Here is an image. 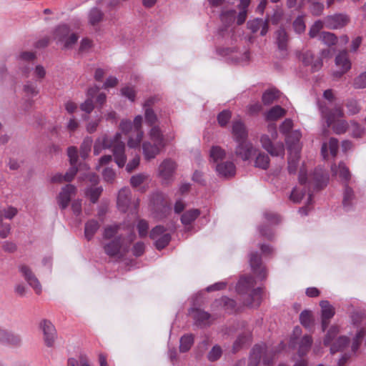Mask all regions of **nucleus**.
<instances>
[{
    "label": "nucleus",
    "mask_w": 366,
    "mask_h": 366,
    "mask_svg": "<svg viewBox=\"0 0 366 366\" xmlns=\"http://www.w3.org/2000/svg\"><path fill=\"white\" fill-rule=\"evenodd\" d=\"M327 180L321 169H315L309 179L305 171L301 169L299 173L300 185L292 189L290 199L295 203H299L305 194L306 188L313 187L315 189H320L326 184Z\"/></svg>",
    "instance_id": "nucleus-1"
},
{
    "label": "nucleus",
    "mask_w": 366,
    "mask_h": 366,
    "mask_svg": "<svg viewBox=\"0 0 366 366\" xmlns=\"http://www.w3.org/2000/svg\"><path fill=\"white\" fill-rule=\"evenodd\" d=\"M112 148L115 162L119 167L124 166L127 160L124 154L125 144L122 141V135L117 133L113 138L104 137L102 139H97L94 146V155H99L102 149Z\"/></svg>",
    "instance_id": "nucleus-2"
},
{
    "label": "nucleus",
    "mask_w": 366,
    "mask_h": 366,
    "mask_svg": "<svg viewBox=\"0 0 366 366\" xmlns=\"http://www.w3.org/2000/svg\"><path fill=\"white\" fill-rule=\"evenodd\" d=\"M254 280L251 276L240 278L237 285V291L239 294L244 295V302L251 307L259 306L262 299V291L261 287L254 288Z\"/></svg>",
    "instance_id": "nucleus-3"
},
{
    "label": "nucleus",
    "mask_w": 366,
    "mask_h": 366,
    "mask_svg": "<svg viewBox=\"0 0 366 366\" xmlns=\"http://www.w3.org/2000/svg\"><path fill=\"white\" fill-rule=\"evenodd\" d=\"M143 118L141 115L135 117L133 123L127 119L122 120L120 129L125 134H129L127 144L130 148H138L144 137L142 129Z\"/></svg>",
    "instance_id": "nucleus-4"
},
{
    "label": "nucleus",
    "mask_w": 366,
    "mask_h": 366,
    "mask_svg": "<svg viewBox=\"0 0 366 366\" xmlns=\"http://www.w3.org/2000/svg\"><path fill=\"white\" fill-rule=\"evenodd\" d=\"M322 117L325 119L327 128L323 129V134L327 135L328 133L327 128L332 127L335 133L340 134L345 133L348 128L347 123L342 119L343 112L340 107H335L334 109L329 110L327 107L322 105L320 106Z\"/></svg>",
    "instance_id": "nucleus-5"
},
{
    "label": "nucleus",
    "mask_w": 366,
    "mask_h": 366,
    "mask_svg": "<svg viewBox=\"0 0 366 366\" xmlns=\"http://www.w3.org/2000/svg\"><path fill=\"white\" fill-rule=\"evenodd\" d=\"M51 37L62 50L72 49L79 39V35L67 24H59L56 26L52 31Z\"/></svg>",
    "instance_id": "nucleus-6"
},
{
    "label": "nucleus",
    "mask_w": 366,
    "mask_h": 366,
    "mask_svg": "<svg viewBox=\"0 0 366 366\" xmlns=\"http://www.w3.org/2000/svg\"><path fill=\"white\" fill-rule=\"evenodd\" d=\"M338 332V327L333 325L329 329L324 339V345L326 346L330 345V352L332 354H335L343 350L348 345L350 341L349 338L346 336H340L334 341Z\"/></svg>",
    "instance_id": "nucleus-7"
},
{
    "label": "nucleus",
    "mask_w": 366,
    "mask_h": 366,
    "mask_svg": "<svg viewBox=\"0 0 366 366\" xmlns=\"http://www.w3.org/2000/svg\"><path fill=\"white\" fill-rule=\"evenodd\" d=\"M124 242V238L118 237L107 243L104 247L105 253L110 257L118 258L123 257L129 249V244Z\"/></svg>",
    "instance_id": "nucleus-8"
},
{
    "label": "nucleus",
    "mask_w": 366,
    "mask_h": 366,
    "mask_svg": "<svg viewBox=\"0 0 366 366\" xmlns=\"http://www.w3.org/2000/svg\"><path fill=\"white\" fill-rule=\"evenodd\" d=\"M218 52L222 56L234 63L247 64L250 60V54L248 50L239 51L234 47H222L218 49Z\"/></svg>",
    "instance_id": "nucleus-9"
},
{
    "label": "nucleus",
    "mask_w": 366,
    "mask_h": 366,
    "mask_svg": "<svg viewBox=\"0 0 366 366\" xmlns=\"http://www.w3.org/2000/svg\"><path fill=\"white\" fill-rule=\"evenodd\" d=\"M149 237L154 241L156 248L162 249L169 243L171 234L166 228L158 225L151 230Z\"/></svg>",
    "instance_id": "nucleus-10"
},
{
    "label": "nucleus",
    "mask_w": 366,
    "mask_h": 366,
    "mask_svg": "<svg viewBox=\"0 0 366 366\" xmlns=\"http://www.w3.org/2000/svg\"><path fill=\"white\" fill-rule=\"evenodd\" d=\"M272 140V137H269L267 134H262L259 139L262 147L271 156L280 157L283 159L285 156V146L283 143L279 142L274 144Z\"/></svg>",
    "instance_id": "nucleus-11"
},
{
    "label": "nucleus",
    "mask_w": 366,
    "mask_h": 366,
    "mask_svg": "<svg viewBox=\"0 0 366 366\" xmlns=\"http://www.w3.org/2000/svg\"><path fill=\"white\" fill-rule=\"evenodd\" d=\"M138 205V199H134L132 202L131 191L129 188L124 187L119 190L117 197V206L119 210L126 212L130 207H133L134 210H136Z\"/></svg>",
    "instance_id": "nucleus-12"
},
{
    "label": "nucleus",
    "mask_w": 366,
    "mask_h": 366,
    "mask_svg": "<svg viewBox=\"0 0 366 366\" xmlns=\"http://www.w3.org/2000/svg\"><path fill=\"white\" fill-rule=\"evenodd\" d=\"M149 141L157 144V145L164 148L167 144L174 139V135L168 134L164 136L159 126H153L149 131Z\"/></svg>",
    "instance_id": "nucleus-13"
},
{
    "label": "nucleus",
    "mask_w": 366,
    "mask_h": 366,
    "mask_svg": "<svg viewBox=\"0 0 366 366\" xmlns=\"http://www.w3.org/2000/svg\"><path fill=\"white\" fill-rule=\"evenodd\" d=\"M39 326L43 332L45 345L49 347H53L57 337L54 326L50 321L46 320H42Z\"/></svg>",
    "instance_id": "nucleus-14"
},
{
    "label": "nucleus",
    "mask_w": 366,
    "mask_h": 366,
    "mask_svg": "<svg viewBox=\"0 0 366 366\" xmlns=\"http://www.w3.org/2000/svg\"><path fill=\"white\" fill-rule=\"evenodd\" d=\"M177 169L176 162L171 159H164L158 167V176L164 182H169Z\"/></svg>",
    "instance_id": "nucleus-15"
},
{
    "label": "nucleus",
    "mask_w": 366,
    "mask_h": 366,
    "mask_svg": "<svg viewBox=\"0 0 366 366\" xmlns=\"http://www.w3.org/2000/svg\"><path fill=\"white\" fill-rule=\"evenodd\" d=\"M301 137L302 133L299 129L292 130L286 136L285 142L289 153H300L302 149Z\"/></svg>",
    "instance_id": "nucleus-16"
},
{
    "label": "nucleus",
    "mask_w": 366,
    "mask_h": 366,
    "mask_svg": "<svg viewBox=\"0 0 366 366\" xmlns=\"http://www.w3.org/2000/svg\"><path fill=\"white\" fill-rule=\"evenodd\" d=\"M19 272L24 277L28 284L34 289L36 294L40 295L42 291V287L39 280L32 272L31 269L26 265L22 264L19 267Z\"/></svg>",
    "instance_id": "nucleus-17"
},
{
    "label": "nucleus",
    "mask_w": 366,
    "mask_h": 366,
    "mask_svg": "<svg viewBox=\"0 0 366 366\" xmlns=\"http://www.w3.org/2000/svg\"><path fill=\"white\" fill-rule=\"evenodd\" d=\"M335 64L339 69L338 71L334 72V76L340 77L343 74L346 73L351 68V61L348 56L347 51H341L335 57Z\"/></svg>",
    "instance_id": "nucleus-18"
},
{
    "label": "nucleus",
    "mask_w": 366,
    "mask_h": 366,
    "mask_svg": "<svg viewBox=\"0 0 366 366\" xmlns=\"http://www.w3.org/2000/svg\"><path fill=\"white\" fill-rule=\"evenodd\" d=\"M76 188L72 184H66L61 189L57 197V202L61 209L68 207L71 198L76 194Z\"/></svg>",
    "instance_id": "nucleus-19"
},
{
    "label": "nucleus",
    "mask_w": 366,
    "mask_h": 366,
    "mask_svg": "<svg viewBox=\"0 0 366 366\" xmlns=\"http://www.w3.org/2000/svg\"><path fill=\"white\" fill-rule=\"evenodd\" d=\"M142 149L144 159L147 161H150L160 154L164 148L149 140H146L142 142Z\"/></svg>",
    "instance_id": "nucleus-20"
},
{
    "label": "nucleus",
    "mask_w": 366,
    "mask_h": 366,
    "mask_svg": "<svg viewBox=\"0 0 366 366\" xmlns=\"http://www.w3.org/2000/svg\"><path fill=\"white\" fill-rule=\"evenodd\" d=\"M255 152L256 149L253 147L252 144L247 140L237 142V146L235 149L236 155L244 161L248 160Z\"/></svg>",
    "instance_id": "nucleus-21"
},
{
    "label": "nucleus",
    "mask_w": 366,
    "mask_h": 366,
    "mask_svg": "<svg viewBox=\"0 0 366 366\" xmlns=\"http://www.w3.org/2000/svg\"><path fill=\"white\" fill-rule=\"evenodd\" d=\"M320 305L321 307L322 327L325 331L330 323V320L335 315V308L327 300L321 301Z\"/></svg>",
    "instance_id": "nucleus-22"
},
{
    "label": "nucleus",
    "mask_w": 366,
    "mask_h": 366,
    "mask_svg": "<svg viewBox=\"0 0 366 366\" xmlns=\"http://www.w3.org/2000/svg\"><path fill=\"white\" fill-rule=\"evenodd\" d=\"M349 21L347 16L342 14L327 16L325 24L329 29H336L345 26Z\"/></svg>",
    "instance_id": "nucleus-23"
},
{
    "label": "nucleus",
    "mask_w": 366,
    "mask_h": 366,
    "mask_svg": "<svg viewBox=\"0 0 366 366\" xmlns=\"http://www.w3.org/2000/svg\"><path fill=\"white\" fill-rule=\"evenodd\" d=\"M216 171L222 177L231 178L236 174V167L232 162L227 161L217 164Z\"/></svg>",
    "instance_id": "nucleus-24"
},
{
    "label": "nucleus",
    "mask_w": 366,
    "mask_h": 366,
    "mask_svg": "<svg viewBox=\"0 0 366 366\" xmlns=\"http://www.w3.org/2000/svg\"><path fill=\"white\" fill-rule=\"evenodd\" d=\"M357 199L354 190L345 184L342 192V206L346 211L350 210L356 204Z\"/></svg>",
    "instance_id": "nucleus-25"
},
{
    "label": "nucleus",
    "mask_w": 366,
    "mask_h": 366,
    "mask_svg": "<svg viewBox=\"0 0 366 366\" xmlns=\"http://www.w3.org/2000/svg\"><path fill=\"white\" fill-rule=\"evenodd\" d=\"M249 264L254 274H256L260 280L266 277L264 268L262 267L261 258L257 253H251L249 256Z\"/></svg>",
    "instance_id": "nucleus-26"
},
{
    "label": "nucleus",
    "mask_w": 366,
    "mask_h": 366,
    "mask_svg": "<svg viewBox=\"0 0 366 366\" xmlns=\"http://www.w3.org/2000/svg\"><path fill=\"white\" fill-rule=\"evenodd\" d=\"M232 132L237 143L247 140V131L244 124L240 120L233 122Z\"/></svg>",
    "instance_id": "nucleus-27"
},
{
    "label": "nucleus",
    "mask_w": 366,
    "mask_h": 366,
    "mask_svg": "<svg viewBox=\"0 0 366 366\" xmlns=\"http://www.w3.org/2000/svg\"><path fill=\"white\" fill-rule=\"evenodd\" d=\"M331 169L332 175L338 178L342 182H347L351 178V174L349 169L343 162H340L337 166L332 165Z\"/></svg>",
    "instance_id": "nucleus-28"
},
{
    "label": "nucleus",
    "mask_w": 366,
    "mask_h": 366,
    "mask_svg": "<svg viewBox=\"0 0 366 366\" xmlns=\"http://www.w3.org/2000/svg\"><path fill=\"white\" fill-rule=\"evenodd\" d=\"M247 28L252 33H256L260 29V34L264 36L268 31V22L267 20L257 18L247 22Z\"/></svg>",
    "instance_id": "nucleus-29"
},
{
    "label": "nucleus",
    "mask_w": 366,
    "mask_h": 366,
    "mask_svg": "<svg viewBox=\"0 0 366 366\" xmlns=\"http://www.w3.org/2000/svg\"><path fill=\"white\" fill-rule=\"evenodd\" d=\"M300 58L305 65H311L312 71H317L322 66V61L320 59L314 61V56L310 51L302 53Z\"/></svg>",
    "instance_id": "nucleus-30"
},
{
    "label": "nucleus",
    "mask_w": 366,
    "mask_h": 366,
    "mask_svg": "<svg viewBox=\"0 0 366 366\" xmlns=\"http://www.w3.org/2000/svg\"><path fill=\"white\" fill-rule=\"evenodd\" d=\"M287 112L285 109L279 105L272 107L265 114L264 118L267 121H276L286 114Z\"/></svg>",
    "instance_id": "nucleus-31"
},
{
    "label": "nucleus",
    "mask_w": 366,
    "mask_h": 366,
    "mask_svg": "<svg viewBox=\"0 0 366 366\" xmlns=\"http://www.w3.org/2000/svg\"><path fill=\"white\" fill-rule=\"evenodd\" d=\"M266 352L264 345H255L251 352L249 366H257L263 354Z\"/></svg>",
    "instance_id": "nucleus-32"
},
{
    "label": "nucleus",
    "mask_w": 366,
    "mask_h": 366,
    "mask_svg": "<svg viewBox=\"0 0 366 366\" xmlns=\"http://www.w3.org/2000/svg\"><path fill=\"white\" fill-rule=\"evenodd\" d=\"M338 147L339 145L337 139L335 138H331L328 145L327 143H324L322 144L321 149L322 155L325 158L327 155V149L329 148L331 155L335 157L337 153Z\"/></svg>",
    "instance_id": "nucleus-33"
},
{
    "label": "nucleus",
    "mask_w": 366,
    "mask_h": 366,
    "mask_svg": "<svg viewBox=\"0 0 366 366\" xmlns=\"http://www.w3.org/2000/svg\"><path fill=\"white\" fill-rule=\"evenodd\" d=\"M312 340L309 335H305L298 342L297 353L300 357H303L310 350L312 345Z\"/></svg>",
    "instance_id": "nucleus-34"
},
{
    "label": "nucleus",
    "mask_w": 366,
    "mask_h": 366,
    "mask_svg": "<svg viewBox=\"0 0 366 366\" xmlns=\"http://www.w3.org/2000/svg\"><path fill=\"white\" fill-rule=\"evenodd\" d=\"M250 1L251 0H240L238 5L239 12L237 17V24L241 25L245 21L247 16V8Z\"/></svg>",
    "instance_id": "nucleus-35"
},
{
    "label": "nucleus",
    "mask_w": 366,
    "mask_h": 366,
    "mask_svg": "<svg viewBox=\"0 0 366 366\" xmlns=\"http://www.w3.org/2000/svg\"><path fill=\"white\" fill-rule=\"evenodd\" d=\"M190 314L198 325L207 324L210 317L209 313L199 309H192Z\"/></svg>",
    "instance_id": "nucleus-36"
},
{
    "label": "nucleus",
    "mask_w": 366,
    "mask_h": 366,
    "mask_svg": "<svg viewBox=\"0 0 366 366\" xmlns=\"http://www.w3.org/2000/svg\"><path fill=\"white\" fill-rule=\"evenodd\" d=\"M237 17L234 9H223L220 14L221 21L228 26L237 21Z\"/></svg>",
    "instance_id": "nucleus-37"
},
{
    "label": "nucleus",
    "mask_w": 366,
    "mask_h": 366,
    "mask_svg": "<svg viewBox=\"0 0 366 366\" xmlns=\"http://www.w3.org/2000/svg\"><path fill=\"white\" fill-rule=\"evenodd\" d=\"M269 157L263 152H259L255 159L254 166L262 169H267L269 167Z\"/></svg>",
    "instance_id": "nucleus-38"
},
{
    "label": "nucleus",
    "mask_w": 366,
    "mask_h": 366,
    "mask_svg": "<svg viewBox=\"0 0 366 366\" xmlns=\"http://www.w3.org/2000/svg\"><path fill=\"white\" fill-rule=\"evenodd\" d=\"M99 228V224L97 221L92 219L85 224L84 235L87 240H90Z\"/></svg>",
    "instance_id": "nucleus-39"
},
{
    "label": "nucleus",
    "mask_w": 366,
    "mask_h": 366,
    "mask_svg": "<svg viewBox=\"0 0 366 366\" xmlns=\"http://www.w3.org/2000/svg\"><path fill=\"white\" fill-rule=\"evenodd\" d=\"M104 17V13L98 8H92L88 13L89 23L94 26L101 22Z\"/></svg>",
    "instance_id": "nucleus-40"
},
{
    "label": "nucleus",
    "mask_w": 366,
    "mask_h": 366,
    "mask_svg": "<svg viewBox=\"0 0 366 366\" xmlns=\"http://www.w3.org/2000/svg\"><path fill=\"white\" fill-rule=\"evenodd\" d=\"M279 91L275 89H269L266 90L262 97V101L264 105L272 104L279 98Z\"/></svg>",
    "instance_id": "nucleus-41"
},
{
    "label": "nucleus",
    "mask_w": 366,
    "mask_h": 366,
    "mask_svg": "<svg viewBox=\"0 0 366 366\" xmlns=\"http://www.w3.org/2000/svg\"><path fill=\"white\" fill-rule=\"evenodd\" d=\"M276 43L278 48L281 50H285L288 41V36L284 29H278L276 33Z\"/></svg>",
    "instance_id": "nucleus-42"
},
{
    "label": "nucleus",
    "mask_w": 366,
    "mask_h": 366,
    "mask_svg": "<svg viewBox=\"0 0 366 366\" xmlns=\"http://www.w3.org/2000/svg\"><path fill=\"white\" fill-rule=\"evenodd\" d=\"M365 335L366 326H364L357 330L355 337L353 338L351 349L354 353H355L358 350L361 345L362 340Z\"/></svg>",
    "instance_id": "nucleus-43"
},
{
    "label": "nucleus",
    "mask_w": 366,
    "mask_h": 366,
    "mask_svg": "<svg viewBox=\"0 0 366 366\" xmlns=\"http://www.w3.org/2000/svg\"><path fill=\"white\" fill-rule=\"evenodd\" d=\"M200 214V211L197 209H192L184 212L181 217L183 224L188 225L194 222Z\"/></svg>",
    "instance_id": "nucleus-44"
},
{
    "label": "nucleus",
    "mask_w": 366,
    "mask_h": 366,
    "mask_svg": "<svg viewBox=\"0 0 366 366\" xmlns=\"http://www.w3.org/2000/svg\"><path fill=\"white\" fill-rule=\"evenodd\" d=\"M194 343V337L192 335H185L180 339L179 350L186 352L191 348Z\"/></svg>",
    "instance_id": "nucleus-45"
},
{
    "label": "nucleus",
    "mask_w": 366,
    "mask_h": 366,
    "mask_svg": "<svg viewBox=\"0 0 366 366\" xmlns=\"http://www.w3.org/2000/svg\"><path fill=\"white\" fill-rule=\"evenodd\" d=\"M4 344L18 347L21 344V338L20 335L8 330Z\"/></svg>",
    "instance_id": "nucleus-46"
},
{
    "label": "nucleus",
    "mask_w": 366,
    "mask_h": 366,
    "mask_svg": "<svg viewBox=\"0 0 366 366\" xmlns=\"http://www.w3.org/2000/svg\"><path fill=\"white\" fill-rule=\"evenodd\" d=\"M300 159V153H289L288 157V172L290 174H295L297 171L298 162Z\"/></svg>",
    "instance_id": "nucleus-47"
},
{
    "label": "nucleus",
    "mask_w": 366,
    "mask_h": 366,
    "mask_svg": "<svg viewBox=\"0 0 366 366\" xmlns=\"http://www.w3.org/2000/svg\"><path fill=\"white\" fill-rule=\"evenodd\" d=\"M149 179V175L147 173H139L137 174L133 175L130 179V184L132 187H137L144 182L148 181Z\"/></svg>",
    "instance_id": "nucleus-48"
},
{
    "label": "nucleus",
    "mask_w": 366,
    "mask_h": 366,
    "mask_svg": "<svg viewBox=\"0 0 366 366\" xmlns=\"http://www.w3.org/2000/svg\"><path fill=\"white\" fill-rule=\"evenodd\" d=\"M226 155L225 151L219 146H214L210 150V158L214 162L222 160Z\"/></svg>",
    "instance_id": "nucleus-49"
},
{
    "label": "nucleus",
    "mask_w": 366,
    "mask_h": 366,
    "mask_svg": "<svg viewBox=\"0 0 366 366\" xmlns=\"http://www.w3.org/2000/svg\"><path fill=\"white\" fill-rule=\"evenodd\" d=\"M93 140L91 137H86L84 139L80 147V155L83 159H86L91 151Z\"/></svg>",
    "instance_id": "nucleus-50"
},
{
    "label": "nucleus",
    "mask_w": 366,
    "mask_h": 366,
    "mask_svg": "<svg viewBox=\"0 0 366 366\" xmlns=\"http://www.w3.org/2000/svg\"><path fill=\"white\" fill-rule=\"evenodd\" d=\"M144 118L147 124L152 127L156 126L155 124L158 121V118L155 112L151 108L144 109Z\"/></svg>",
    "instance_id": "nucleus-51"
},
{
    "label": "nucleus",
    "mask_w": 366,
    "mask_h": 366,
    "mask_svg": "<svg viewBox=\"0 0 366 366\" xmlns=\"http://www.w3.org/2000/svg\"><path fill=\"white\" fill-rule=\"evenodd\" d=\"M102 191H103V188L102 187H94V188L91 187V188L87 189L86 194V196H88L89 197L90 200L93 203H95L98 200Z\"/></svg>",
    "instance_id": "nucleus-52"
},
{
    "label": "nucleus",
    "mask_w": 366,
    "mask_h": 366,
    "mask_svg": "<svg viewBox=\"0 0 366 366\" xmlns=\"http://www.w3.org/2000/svg\"><path fill=\"white\" fill-rule=\"evenodd\" d=\"M300 320L301 324L306 328H310L312 325V315L310 312L304 310L300 315Z\"/></svg>",
    "instance_id": "nucleus-53"
},
{
    "label": "nucleus",
    "mask_w": 366,
    "mask_h": 366,
    "mask_svg": "<svg viewBox=\"0 0 366 366\" xmlns=\"http://www.w3.org/2000/svg\"><path fill=\"white\" fill-rule=\"evenodd\" d=\"M320 38L324 44L328 46L334 45L337 42V37L334 34L330 32H322Z\"/></svg>",
    "instance_id": "nucleus-54"
},
{
    "label": "nucleus",
    "mask_w": 366,
    "mask_h": 366,
    "mask_svg": "<svg viewBox=\"0 0 366 366\" xmlns=\"http://www.w3.org/2000/svg\"><path fill=\"white\" fill-rule=\"evenodd\" d=\"M94 46L93 41L89 38L85 37L80 41L79 51L80 53L88 52Z\"/></svg>",
    "instance_id": "nucleus-55"
},
{
    "label": "nucleus",
    "mask_w": 366,
    "mask_h": 366,
    "mask_svg": "<svg viewBox=\"0 0 366 366\" xmlns=\"http://www.w3.org/2000/svg\"><path fill=\"white\" fill-rule=\"evenodd\" d=\"M122 94L131 102L135 100L136 91L133 86H127L121 89Z\"/></svg>",
    "instance_id": "nucleus-56"
},
{
    "label": "nucleus",
    "mask_w": 366,
    "mask_h": 366,
    "mask_svg": "<svg viewBox=\"0 0 366 366\" xmlns=\"http://www.w3.org/2000/svg\"><path fill=\"white\" fill-rule=\"evenodd\" d=\"M138 233L140 237H144L147 235L149 224L144 219H140L137 225Z\"/></svg>",
    "instance_id": "nucleus-57"
},
{
    "label": "nucleus",
    "mask_w": 366,
    "mask_h": 366,
    "mask_svg": "<svg viewBox=\"0 0 366 366\" xmlns=\"http://www.w3.org/2000/svg\"><path fill=\"white\" fill-rule=\"evenodd\" d=\"M347 112L350 115L356 114L360 111V107L356 100H349L346 104Z\"/></svg>",
    "instance_id": "nucleus-58"
},
{
    "label": "nucleus",
    "mask_w": 366,
    "mask_h": 366,
    "mask_svg": "<svg viewBox=\"0 0 366 366\" xmlns=\"http://www.w3.org/2000/svg\"><path fill=\"white\" fill-rule=\"evenodd\" d=\"M353 86L356 89L366 88V71L360 74L355 79Z\"/></svg>",
    "instance_id": "nucleus-59"
},
{
    "label": "nucleus",
    "mask_w": 366,
    "mask_h": 366,
    "mask_svg": "<svg viewBox=\"0 0 366 366\" xmlns=\"http://www.w3.org/2000/svg\"><path fill=\"white\" fill-rule=\"evenodd\" d=\"M222 354L221 347L218 345L214 346L208 353V359L210 361H216L218 360Z\"/></svg>",
    "instance_id": "nucleus-60"
},
{
    "label": "nucleus",
    "mask_w": 366,
    "mask_h": 366,
    "mask_svg": "<svg viewBox=\"0 0 366 366\" xmlns=\"http://www.w3.org/2000/svg\"><path fill=\"white\" fill-rule=\"evenodd\" d=\"M231 118V112L228 110H224L220 112L217 117L218 123L221 127H224Z\"/></svg>",
    "instance_id": "nucleus-61"
},
{
    "label": "nucleus",
    "mask_w": 366,
    "mask_h": 366,
    "mask_svg": "<svg viewBox=\"0 0 366 366\" xmlns=\"http://www.w3.org/2000/svg\"><path fill=\"white\" fill-rule=\"evenodd\" d=\"M293 127V122L290 119H286L280 126V131L282 134L286 136L292 132L291 129Z\"/></svg>",
    "instance_id": "nucleus-62"
},
{
    "label": "nucleus",
    "mask_w": 366,
    "mask_h": 366,
    "mask_svg": "<svg viewBox=\"0 0 366 366\" xmlns=\"http://www.w3.org/2000/svg\"><path fill=\"white\" fill-rule=\"evenodd\" d=\"M24 92L29 97H32L38 94L36 86L31 82H26L24 85Z\"/></svg>",
    "instance_id": "nucleus-63"
},
{
    "label": "nucleus",
    "mask_w": 366,
    "mask_h": 366,
    "mask_svg": "<svg viewBox=\"0 0 366 366\" xmlns=\"http://www.w3.org/2000/svg\"><path fill=\"white\" fill-rule=\"evenodd\" d=\"M324 23L321 21L320 20H318L315 22V24L311 26L309 34L310 36L312 38L315 37L320 31L323 28Z\"/></svg>",
    "instance_id": "nucleus-64"
}]
</instances>
